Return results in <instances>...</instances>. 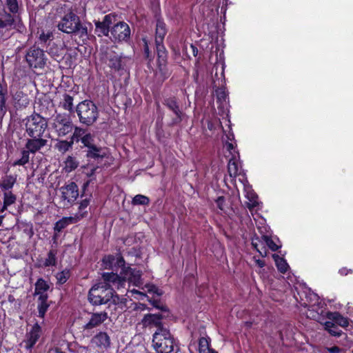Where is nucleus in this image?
Listing matches in <instances>:
<instances>
[{
	"label": "nucleus",
	"mask_w": 353,
	"mask_h": 353,
	"mask_svg": "<svg viewBox=\"0 0 353 353\" xmlns=\"http://www.w3.org/2000/svg\"><path fill=\"white\" fill-rule=\"evenodd\" d=\"M25 134L27 136L25 148L21 151L20 159L14 161L13 166H23L30 161V154H35L46 147L48 143L50 134L46 118L39 114L33 113L23 120Z\"/></svg>",
	"instance_id": "1"
},
{
	"label": "nucleus",
	"mask_w": 353,
	"mask_h": 353,
	"mask_svg": "<svg viewBox=\"0 0 353 353\" xmlns=\"http://www.w3.org/2000/svg\"><path fill=\"white\" fill-rule=\"evenodd\" d=\"M104 283L94 285L89 291L88 300L95 305L105 304L112 300L114 303L119 301V296L114 294V288L120 289L125 284V276H119L117 273H103Z\"/></svg>",
	"instance_id": "2"
},
{
	"label": "nucleus",
	"mask_w": 353,
	"mask_h": 353,
	"mask_svg": "<svg viewBox=\"0 0 353 353\" xmlns=\"http://www.w3.org/2000/svg\"><path fill=\"white\" fill-rule=\"evenodd\" d=\"M57 28L63 32L78 36L83 43L88 39V28L81 23L79 17L72 10L65 14Z\"/></svg>",
	"instance_id": "3"
},
{
	"label": "nucleus",
	"mask_w": 353,
	"mask_h": 353,
	"mask_svg": "<svg viewBox=\"0 0 353 353\" xmlns=\"http://www.w3.org/2000/svg\"><path fill=\"white\" fill-rule=\"evenodd\" d=\"M152 345L157 353H176L179 350L178 342L167 328L156 330L152 336Z\"/></svg>",
	"instance_id": "4"
},
{
	"label": "nucleus",
	"mask_w": 353,
	"mask_h": 353,
	"mask_svg": "<svg viewBox=\"0 0 353 353\" xmlns=\"http://www.w3.org/2000/svg\"><path fill=\"white\" fill-rule=\"evenodd\" d=\"M75 111L79 117V122L87 126L94 124L99 117V110L94 102L84 100L76 107Z\"/></svg>",
	"instance_id": "5"
},
{
	"label": "nucleus",
	"mask_w": 353,
	"mask_h": 353,
	"mask_svg": "<svg viewBox=\"0 0 353 353\" xmlns=\"http://www.w3.org/2000/svg\"><path fill=\"white\" fill-rule=\"evenodd\" d=\"M26 60L31 68H43L46 64L47 57L43 50L34 46L28 50Z\"/></svg>",
	"instance_id": "6"
},
{
	"label": "nucleus",
	"mask_w": 353,
	"mask_h": 353,
	"mask_svg": "<svg viewBox=\"0 0 353 353\" xmlns=\"http://www.w3.org/2000/svg\"><path fill=\"white\" fill-rule=\"evenodd\" d=\"M52 127L59 137H64L73 130V123L70 115L57 114L54 119Z\"/></svg>",
	"instance_id": "7"
},
{
	"label": "nucleus",
	"mask_w": 353,
	"mask_h": 353,
	"mask_svg": "<svg viewBox=\"0 0 353 353\" xmlns=\"http://www.w3.org/2000/svg\"><path fill=\"white\" fill-rule=\"evenodd\" d=\"M103 265L105 269L112 270L116 272L118 271V268H121V275L119 276H125V279L129 274L132 273L131 268H125V261L122 256L116 258L112 255L105 256L103 259Z\"/></svg>",
	"instance_id": "8"
},
{
	"label": "nucleus",
	"mask_w": 353,
	"mask_h": 353,
	"mask_svg": "<svg viewBox=\"0 0 353 353\" xmlns=\"http://www.w3.org/2000/svg\"><path fill=\"white\" fill-rule=\"evenodd\" d=\"M15 23V17L13 14L6 12L0 13V39L7 40L12 35L10 30Z\"/></svg>",
	"instance_id": "9"
},
{
	"label": "nucleus",
	"mask_w": 353,
	"mask_h": 353,
	"mask_svg": "<svg viewBox=\"0 0 353 353\" xmlns=\"http://www.w3.org/2000/svg\"><path fill=\"white\" fill-rule=\"evenodd\" d=\"M60 191L61 192V199L63 207L70 205L79 196L78 186L74 182H70L61 187Z\"/></svg>",
	"instance_id": "10"
},
{
	"label": "nucleus",
	"mask_w": 353,
	"mask_h": 353,
	"mask_svg": "<svg viewBox=\"0 0 353 353\" xmlns=\"http://www.w3.org/2000/svg\"><path fill=\"white\" fill-rule=\"evenodd\" d=\"M42 334L41 327L36 323L26 334L25 339L21 343L27 350L31 351Z\"/></svg>",
	"instance_id": "11"
},
{
	"label": "nucleus",
	"mask_w": 353,
	"mask_h": 353,
	"mask_svg": "<svg viewBox=\"0 0 353 353\" xmlns=\"http://www.w3.org/2000/svg\"><path fill=\"white\" fill-rule=\"evenodd\" d=\"M102 59L110 68L116 71L124 69L125 62L123 58L114 51H106Z\"/></svg>",
	"instance_id": "12"
},
{
	"label": "nucleus",
	"mask_w": 353,
	"mask_h": 353,
	"mask_svg": "<svg viewBox=\"0 0 353 353\" xmlns=\"http://www.w3.org/2000/svg\"><path fill=\"white\" fill-rule=\"evenodd\" d=\"M110 33L114 41H125L130 37V29L126 23L120 21L112 28Z\"/></svg>",
	"instance_id": "13"
},
{
	"label": "nucleus",
	"mask_w": 353,
	"mask_h": 353,
	"mask_svg": "<svg viewBox=\"0 0 353 353\" xmlns=\"http://www.w3.org/2000/svg\"><path fill=\"white\" fill-rule=\"evenodd\" d=\"M163 103L176 116L175 118L172 119V124L176 125L181 123L183 114L179 108L177 99L173 96L166 97L164 99Z\"/></svg>",
	"instance_id": "14"
},
{
	"label": "nucleus",
	"mask_w": 353,
	"mask_h": 353,
	"mask_svg": "<svg viewBox=\"0 0 353 353\" xmlns=\"http://www.w3.org/2000/svg\"><path fill=\"white\" fill-rule=\"evenodd\" d=\"M108 318L106 312L90 313V317L87 323L83 325V330H90L100 326Z\"/></svg>",
	"instance_id": "15"
},
{
	"label": "nucleus",
	"mask_w": 353,
	"mask_h": 353,
	"mask_svg": "<svg viewBox=\"0 0 353 353\" xmlns=\"http://www.w3.org/2000/svg\"><path fill=\"white\" fill-rule=\"evenodd\" d=\"M162 319L163 315L161 314H147L144 315L141 323L143 327L154 326L159 330L165 328L161 322Z\"/></svg>",
	"instance_id": "16"
},
{
	"label": "nucleus",
	"mask_w": 353,
	"mask_h": 353,
	"mask_svg": "<svg viewBox=\"0 0 353 353\" xmlns=\"http://www.w3.org/2000/svg\"><path fill=\"white\" fill-rule=\"evenodd\" d=\"M85 156L88 160L93 159L99 161L107 157L105 150L101 147H98L96 145L88 148L85 150Z\"/></svg>",
	"instance_id": "17"
},
{
	"label": "nucleus",
	"mask_w": 353,
	"mask_h": 353,
	"mask_svg": "<svg viewBox=\"0 0 353 353\" xmlns=\"http://www.w3.org/2000/svg\"><path fill=\"white\" fill-rule=\"evenodd\" d=\"M92 343L97 347L107 348L110 345V339L105 332H99L92 339Z\"/></svg>",
	"instance_id": "18"
},
{
	"label": "nucleus",
	"mask_w": 353,
	"mask_h": 353,
	"mask_svg": "<svg viewBox=\"0 0 353 353\" xmlns=\"http://www.w3.org/2000/svg\"><path fill=\"white\" fill-rule=\"evenodd\" d=\"M14 101L15 107L17 109H22L28 106L29 104V99L27 94H24L21 91H17L14 94Z\"/></svg>",
	"instance_id": "19"
},
{
	"label": "nucleus",
	"mask_w": 353,
	"mask_h": 353,
	"mask_svg": "<svg viewBox=\"0 0 353 353\" xmlns=\"http://www.w3.org/2000/svg\"><path fill=\"white\" fill-rule=\"evenodd\" d=\"M8 95L7 85L0 83V115L3 117L6 111V100Z\"/></svg>",
	"instance_id": "20"
},
{
	"label": "nucleus",
	"mask_w": 353,
	"mask_h": 353,
	"mask_svg": "<svg viewBox=\"0 0 353 353\" xmlns=\"http://www.w3.org/2000/svg\"><path fill=\"white\" fill-rule=\"evenodd\" d=\"M166 33L167 29L165 23L158 19L156 25L155 42H163Z\"/></svg>",
	"instance_id": "21"
},
{
	"label": "nucleus",
	"mask_w": 353,
	"mask_h": 353,
	"mask_svg": "<svg viewBox=\"0 0 353 353\" xmlns=\"http://www.w3.org/2000/svg\"><path fill=\"white\" fill-rule=\"evenodd\" d=\"M17 181V175H6L0 183V188L4 191H10Z\"/></svg>",
	"instance_id": "22"
},
{
	"label": "nucleus",
	"mask_w": 353,
	"mask_h": 353,
	"mask_svg": "<svg viewBox=\"0 0 353 353\" xmlns=\"http://www.w3.org/2000/svg\"><path fill=\"white\" fill-rule=\"evenodd\" d=\"M155 43L159 64V65H164L167 60V50L165 46L163 45V42H155Z\"/></svg>",
	"instance_id": "23"
},
{
	"label": "nucleus",
	"mask_w": 353,
	"mask_h": 353,
	"mask_svg": "<svg viewBox=\"0 0 353 353\" xmlns=\"http://www.w3.org/2000/svg\"><path fill=\"white\" fill-rule=\"evenodd\" d=\"M17 201V196L11 191L4 192L3 205L1 209V212L7 210L8 207L14 204Z\"/></svg>",
	"instance_id": "24"
},
{
	"label": "nucleus",
	"mask_w": 353,
	"mask_h": 353,
	"mask_svg": "<svg viewBox=\"0 0 353 353\" xmlns=\"http://www.w3.org/2000/svg\"><path fill=\"white\" fill-rule=\"evenodd\" d=\"M329 319L334 321V323L340 325L341 327H345L349 325L348 319L343 316L339 312L331 313Z\"/></svg>",
	"instance_id": "25"
},
{
	"label": "nucleus",
	"mask_w": 353,
	"mask_h": 353,
	"mask_svg": "<svg viewBox=\"0 0 353 353\" xmlns=\"http://www.w3.org/2000/svg\"><path fill=\"white\" fill-rule=\"evenodd\" d=\"M74 218L73 217H63L59 221H57L54 230L57 232H60L62 230L65 228L69 224L74 223Z\"/></svg>",
	"instance_id": "26"
},
{
	"label": "nucleus",
	"mask_w": 353,
	"mask_h": 353,
	"mask_svg": "<svg viewBox=\"0 0 353 353\" xmlns=\"http://www.w3.org/2000/svg\"><path fill=\"white\" fill-rule=\"evenodd\" d=\"M73 100V97L68 94H64L63 95V99L61 101V107L64 110L69 111L70 113L74 112Z\"/></svg>",
	"instance_id": "27"
},
{
	"label": "nucleus",
	"mask_w": 353,
	"mask_h": 353,
	"mask_svg": "<svg viewBox=\"0 0 353 353\" xmlns=\"http://www.w3.org/2000/svg\"><path fill=\"white\" fill-rule=\"evenodd\" d=\"M49 288V284L43 279L39 278L35 283L34 294L46 292Z\"/></svg>",
	"instance_id": "28"
},
{
	"label": "nucleus",
	"mask_w": 353,
	"mask_h": 353,
	"mask_svg": "<svg viewBox=\"0 0 353 353\" xmlns=\"http://www.w3.org/2000/svg\"><path fill=\"white\" fill-rule=\"evenodd\" d=\"M73 141H70L66 140L59 141L54 145V148L61 153H65L72 148L73 145Z\"/></svg>",
	"instance_id": "29"
},
{
	"label": "nucleus",
	"mask_w": 353,
	"mask_h": 353,
	"mask_svg": "<svg viewBox=\"0 0 353 353\" xmlns=\"http://www.w3.org/2000/svg\"><path fill=\"white\" fill-rule=\"evenodd\" d=\"M57 251L54 249L50 250L48 253L47 258L46 259L43 266L44 267H50V266H55L57 264Z\"/></svg>",
	"instance_id": "30"
},
{
	"label": "nucleus",
	"mask_w": 353,
	"mask_h": 353,
	"mask_svg": "<svg viewBox=\"0 0 353 353\" xmlns=\"http://www.w3.org/2000/svg\"><path fill=\"white\" fill-rule=\"evenodd\" d=\"M228 172L232 180H234L239 175V168L237 163L230 159L228 163Z\"/></svg>",
	"instance_id": "31"
},
{
	"label": "nucleus",
	"mask_w": 353,
	"mask_h": 353,
	"mask_svg": "<svg viewBox=\"0 0 353 353\" xmlns=\"http://www.w3.org/2000/svg\"><path fill=\"white\" fill-rule=\"evenodd\" d=\"M325 328L331 335L334 336H340L342 334V330L333 322H326L325 323Z\"/></svg>",
	"instance_id": "32"
},
{
	"label": "nucleus",
	"mask_w": 353,
	"mask_h": 353,
	"mask_svg": "<svg viewBox=\"0 0 353 353\" xmlns=\"http://www.w3.org/2000/svg\"><path fill=\"white\" fill-rule=\"evenodd\" d=\"M274 258L278 270L281 273H285L289 268V265L286 261L279 256H274Z\"/></svg>",
	"instance_id": "33"
},
{
	"label": "nucleus",
	"mask_w": 353,
	"mask_h": 353,
	"mask_svg": "<svg viewBox=\"0 0 353 353\" xmlns=\"http://www.w3.org/2000/svg\"><path fill=\"white\" fill-rule=\"evenodd\" d=\"M79 165V162L74 157H68L65 161V170L67 172H70L75 170Z\"/></svg>",
	"instance_id": "34"
},
{
	"label": "nucleus",
	"mask_w": 353,
	"mask_h": 353,
	"mask_svg": "<svg viewBox=\"0 0 353 353\" xmlns=\"http://www.w3.org/2000/svg\"><path fill=\"white\" fill-rule=\"evenodd\" d=\"M70 276V270L67 268L64 269L61 272H57L55 277L57 280V283L59 285L64 284L68 280Z\"/></svg>",
	"instance_id": "35"
},
{
	"label": "nucleus",
	"mask_w": 353,
	"mask_h": 353,
	"mask_svg": "<svg viewBox=\"0 0 353 353\" xmlns=\"http://www.w3.org/2000/svg\"><path fill=\"white\" fill-rule=\"evenodd\" d=\"M96 26V32L98 34V36H108V33L110 32V29L106 27L103 22L99 21H96L95 22Z\"/></svg>",
	"instance_id": "36"
},
{
	"label": "nucleus",
	"mask_w": 353,
	"mask_h": 353,
	"mask_svg": "<svg viewBox=\"0 0 353 353\" xmlns=\"http://www.w3.org/2000/svg\"><path fill=\"white\" fill-rule=\"evenodd\" d=\"M132 203L133 205H148L150 199L145 195L137 194L132 199Z\"/></svg>",
	"instance_id": "37"
},
{
	"label": "nucleus",
	"mask_w": 353,
	"mask_h": 353,
	"mask_svg": "<svg viewBox=\"0 0 353 353\" xmlns=\"http://www.w3.org/2000/svg\"><path fill=\"white\" fill-rule=\"evenodd\" d=\"M86 130L81 127L76 126L74 128V132L71 137V140L73 141V142L75 141L78 142L79 141L81 140V138L86 134L85 133Z\"/></svg>",
	"instance_id": "38"
},
{
	"label": "nucleus",
	"mask_w": 353,
	"mask_h": 353,
	"mask_svg": "<svg viewBox=\"0 0 353 353\" xmlns=\"http://www.w3.org/2000/svg\"><path fill=\"white\" fill-rule=\"evenodd\" d=\"M216 95L217 102L220 103V104L224 107V103H226L228 99V95L225 91L222 88H219L216 90Z\"/></svg>",
	"instance_id": "39"
},
{
	"label": "nucleus",
	"mask_w": 353,
	"mask_h": 353,
	"mask_svg": "<svg viewBox=\"0 0 353 353\" xmlns=\"http://www.w3.org/2000/svg\"><path fill=\"white\" fill-rule=\"evenodd\" d=\"M94 141V137L90 133H87L86 134H85L81 140V142L87 149L92 146L95 145Z\"/></svg>",
	"instance_id": "40"
},
{
	"label": "nucleus",
	"mask_w": 353,
	"mask_h": 353,
	"mask_svg": "<svg viewBox=\"0 0 353 353\" xmlns=\"http://www.w3.org/2000/svg\"><path fill=\"white\" fill-rule=\"evenodd\" d=\"M99 166L91 163H88L83 166L85 174L88 177H92L94 175L96 171L99 169Z\"/></svg>",
	"instance_id": "41"
},
{
	"label": "nucleus",
	"mask_w": 353,
	"mask_h": 353,
	"mask_svg": "<svg viewBox=\"0 0 353 353\" xmlns=\"http://www.w3.org/2000/svg\"><path fill=\"white\" fill-rule=\"evenodd\" d=\"M6 5L9 11L13 14L18 12L19 3L17 0H6Z\"/></svg>",
	"instance_id": "42"
},
{
	"label": "nucleus",
	"mask_w": 353,
	"mask_h": 353,
	"mask_svg": "<svg viewBox=\"0 0 353 353\" xmlns=\"http://www.w3.org/2000/svg\"><path fill=\"white\" fill-rule=\"evenodd\" d=\"M262 241L268 246V248L272 251H276L279 247L274 242L271 237L267 235H263Z\"/></svg>",
	"instance_id": "43"
},
{
	"label": "nucleus",
	"mask_w": 353,
	"mask_h": 353,
	"mask_svg": "<svg viewBox=\"0 0 353 353\" xmlns=\"http://www.w3.org/2000/svg\"><path fill=\"white\" fill-rule=\"evenodd\" d=\"M53 37L52 32L50 31L43 32L40 34L39 39L41 43H46L48 41L52 40Z\"/></svg>",
	"instance_id": "44"
},
{
	"label": "nucleus",
	"mask_w": 353,
	"mask_h": 353,
	"mask_svg": "<svg viewBox=\"0 0 353 353\" xmlns=\"http://www.w3.org/2000/svg\"><path fill=\"white\" fill-rule=\"evenodd\" d=\"M149 302L151 303V305L157 308V309H159L161 311H164V312H166L168 311V307L165 305L161 303V301L159 300H156V299H150L149 300Z\"/></svg>",
	"instance_id": "45"
},
{
	"label": "nucleus",
	"mask_w": 353,
	"mask_h": 353,
	"mask_svg": "<svg viewBox=\"0 0 353 353\" xmlns=\"http://www.w3.org/2000/svg\"><path fill=\"white\" fill-rule=\"evenodd\" d=\"M48 303H38L37 309H38V313L39 316L41 318H43L45 316L46 312H47L48 307H49Z\"/></svg>",
	"instance_id": "46"
},
{
	"label": "nucleus",
	"mask_w": 353,
	"mask_h": 353,
	"mask_svg": "<svg viewBox=\"0 0 353 353\" xmlns=\"http://www.w3.org/2000/svg\"><path fill=\"white\" fill-rule=\"evenodd\" d=\"M199 347L200 352H202V351L205 352L207 350L209 351L211 350L209 349L208 341L204 337H202L199 339Z\"/></svg>",
	"instance_id": "47"
},
{
	"label": "nucleus",
	"mask_w": 353,
	"mask_h": 353,
	"mask_svg": "<svg viewBox=\"0 0 353 353\" xmlns=\"http://www.w3.org/2000/svg\"><path fill=\"white\" fill-rule=\"evenodd\" d=\"M115 19V17L111 14H107L103 17L101 22L110 29V26L112 24Z\"/></svg>",
	"instance_id": "48"
},
{
	"label": "nucleus",
	"mask_w": 353,
	"mask_h": 353,
	"mask_svg": "<svg viewBox=\"0 0 353 353\" xmlns=\"http://www.w3.org/2000/svg\"><path fill=\"white\" fill-rule=\"evenodd\" d=\"M215 202H216L217 208L220 210L224 212L225 210V200L224 196H219Z\"/></svg>",
	"instance_id": "49"
},
{
	"label": "nucleus",
	"mask_w": 353,
	"mask_h": 353,
	"mask_svg": "<svg viewBox=\"0 0 353 353\" xmlns=\"http://www.w3.org/2000/svg\"><path fill=\"white\" fill-rule=\"evenodd\" d=\"M38 295H39V298H38L39 303H48L47 300L48 299V296L46 292L40 293Z\"/></svg>",
	"instance_id": "50"
},
{
	"label": "nucleus",
	"mask_w": 353,
	"mask_h": 353,
	"mask_svg": "<svg viewBox=\"0 0 353 353\" xmlns=\"http://www.w3.org/2000/svg\"><path fill=\"white\" fill-rule=\"evenodd\" d=\"M89 203H90V200L88 199H85L82 200L79 205V210L81 211H82L84 209H85L88 207V205H89Z\"/></svg>",
	"instance_id": "51"
},
{
	"label": "nucleus",
	"mask_w": 353,
	"mask_h": 353,
	"mask_svg": "<svg viewBox=\"0 0 353 353\" xmlns=\"http://www.w3.org/2000/svg\"><path fill=\"white\" fill-rule=\"evenodd\" d=\"M258 241H259L258 238L252 239V245L254 249H256L261 254V256H263L262 252L258 248V245H259L258 243H257Z\"/></svg>",
	"instance_id": "52"
},
{
	"label": "nucleus",
	"mask_w": 353,
	"mask_h": 353,
	"mask_svg": "<svg viewBox=\"0 0 353 353\" xmlns=\"http://www.w3.org/2000/svg\"><path fill=\"white\" fill-rule=\"evenodd\" d=\"M352 270L347 269L346 268H342L341 269L339 270V273L342 276H346L349 273H352Z\"/></svg>",
	"instance_id": "53"
},
{
	"label": "nucleus",
	"mask_w": 353,
	"mask_h": 353,
	"mask_svg": "<svg viewBox=\"0 0 353 353\" xmlns=\"http://www.w3.org/2000/svg\"><path fill=\"white\" fill-rule=\"evenodd\" d=\"M327 350L330 353H339L341 350L337 346H333L327 348Z\"/></svg>",
	"instance_id": "54"
},
{
	"label": "nucleus",
	"mask_w": 353,
	"mask_h": 353,
	"mask_svg": "<svg viewBox=\"0 0 353 353\" xmlns=\"http://www.w3.org/2000/svg\"><path fill=\"white\" fill-rule=\"evenodd\" d=\"M256 199H257V197L255 196L252 197V199H250L251 203L249 204V205H250L249 208H254V207L256 206V205L258 203Z\"/></svg>",
	"instance_id": "55"
},
{
	"label": "nucleus",
	"mask_w": 353,
	"mask_h": 353,
	"mask_svg": "<svg viewBox=\"0 0 353 353\" xmlns=\"http://www.w3.org/2000/svg\"><path fill=\"white\" fill-rule=\"evenodd\" d=\"M143 41H144V52H145V54H146L147 57H149V48H148V43H147L145 39H143Z\"/></svg>",
	"instance_id": "56"
},
{
	"label": "nucleus",
	"mask_w": 353,
	"mask_h": 353,
	"mask_svg": "<svg viewBox=\"0 0 353 353\" xmlns=\"http://www.w3.org/2000/svg\"><path fill=\"white\" fill-rule=\"evenodd\" d=\"M190 48L192 50L193 55L194 57H196V55L198 54V49L194 46H193L192 44L190 45Z\"/></svg>",
	"instance_id": "57"
},
{
	"label": "nucleus",
	"mask_w": 353,
	"mask_h": 353,
	"mask_svg": "<svg viewBox=\"0 0 353 353\" xmlns=\"http://www.w3.org/2000/svg\"><path fill=\"white\" fill-rule=\"evenodd\" d=\"M256 264L259 267L263 268L265 265V262L263 261H261L260 259H258L256 261Z\"/></svg>",
	"instance_id": "58"
},
{
	"label": "nucleus",
	"mask_w": 353,
	"mask_h": 353,
	"mask_svg": "<svg viewBox=\"0 0 353 353\" xmlns=\"http://www.w3.org/2000/svg\"><path fill=\"white\" fill-rule=\"evenodd\" d=\"M138 308L141 310H144L148 309L147 305L145 304H143V303H139V305L138 306Z\"/></svg>",
	"instance_id": "59"
},
{
	"label": "nucleus",
	"mask_w": 353,
	"mask_h": 353,
	"mask_svg": "<svg viewBox=\"0 0 353 353\" xmlns=\"http://www.w3.org/2000/svg\"><path fill=\"white\" fill-rule=\"evenodd\" d=\"M154 288H155V290L154 291V293L157 294L159 296L162 294V291L161 290L156 288L155 287H154Z\"/></svg>",
	"instance_id": "60"
},
{
	"label": "nucleus",
	"mask_w": 353,
	"mask_h": 353,
	"mask_svg": "<svg viewBox=\"0 0 353 353\" xmlns=\"http://www.w3.org/2000/svg\"><path fill=\"white\" fill-rule=\"evenodd\" d=\"M227 147H228V149L229 150H232V149H233V145H232V143H227Z\"/></svg>",
	"instance_id": "61"
},
{
	"label": "nucleus",
	"mask_w": 353,
	"mask_h": 353,
	"mask_svg": "<svg viewBox=\"0 0 353 353\" xmlns=\"http://www.w3.org/2000/svg\"><path fill=\"white\" fill-rule=\"evenodd\" d=\"M8 301H9L10 302H13V301H14V296H13L10 295V296H8Z\"/></svg>",
	"instance_id": "62"
},
{
	"label": "nucleus",
	"mask_w": 353,
	"mask_h": 353,
	"mask_svg": "<svg viewBox=\"0 0 353 353\" xmlns=\"http://www.w3.org/2000/svg\"><path fill=\"white\" fill-rule=\"evenodd\" d=\"M16 26H17V27H18V31L21 32V27H20V26H19V23H18L17 24H16V25H15V26H14V28H15Z\"/></svg>",
	"instance_id": "63"
},
{
	"label": "nucleus",
	"mask_w": 353,
	"mask_h": 353,
	"mask_svg": "<svg viewBox=\"0 0 353 353\" xmlns=\"http://www.w3.org/2000/svg\"><path fill=\"white\" fill-rule=\"evenodd\" d=\"M210 353H218V352H216V351H214V350H210Z\"/></svg>",
	"instance_id": "64"
}]
</instances>
